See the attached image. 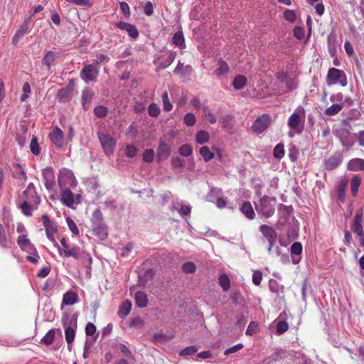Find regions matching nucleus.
<instances>
[{
    "label": "nucleus",
    "mask_w": 364,
    "mask_h": 364,
    "mask_svg": "<svg viewBox=\"0 0 364 364\" xmlns=\"http://www.w3.org/2000/svg\"><path fill=\"white\" fill-rule=\"evenodd\" d=\"M210 139L209 133L204 130L199 131L196 136V142L199 144L207 143Z\"/></svg>",
    "instance_id": "2f4dec72"
},
{
    "label": "nucleus",
    "mask_w": 364,
    "mask_h": 364,
    "mask_svg": "<svg viewBox=\"0 0 364 364\" xmlns=\"http://www.w3.org/2000/svg\"><path fill=\"white\" fill-rule=\"evenodd\" d=\"M61 201L68 207L72 208L75 203V196L73 192L68 188L61 189Z\"/></svg>",
    "instance_id": "f3484780"
},
{
    "label": "nucleus",
    "mask_w": 364,
    "mask_h": 364,
    "mask_svg": "<svg viewBox=\"0 0 364 364\" xmlns=\"http://www.w3.org/2000/svg\"><path fill=\"white\" fill-rule=\"evenodd\" d=\"M179 154L183 156H189L193 151L192 147L188 144H183L179 148Z\"/></svg>",
    "instance_id": "603ef678"
},
{
    "label": "nucleus",
    "mask_w": 364,
    "mask_h": 364,
    "mask_svg": "<svg viewBox=\"0 0 364 364\" xmlns=\"http://www.w3.org/2000/svg\"><path fill=\"white\" fill-rule=\"evenodd\" d=\"M78 296L72 291L65 293L63 296V303L65 305H73L77 301Z\"/></svg>",
    "instance_id": "c85d7f7f"
},
{
    "label": "nucleus",
    "mask_w": 364,
    "mask_h": 364,
    "mask_svg": "<svg viewBox=\"0 0 364 364\" xmlns=\"http://www.w3.org/2000/svg\"><path fill=\"white\" fill-rule=\"evenodd\" d=\"M31 151L34 155H38L40 153L39 146L36 136H33L30 143Z\"/></svg>",
    "instance_id": "09e8293b"
},
{
    "label": "nucleus",
    "mask_w": 364,
    "mask_h": 364,
    "mask_svg": "<svg viewBox=\"0 0 364 364\" xmlns=\"http://www.w3.org/2000/svg\"><path fill=\"white\" fill-rule=\"evenodd\" d=\"M184 123L189 127L193 126L196 124V119L195 115L193 113H187L184 116Z\"/></svg>",
    "instance_id": "5fc2aeb1"
},
{
    "label": "nucleus",
    "mask_w": 364,
    "mask_h": 364,
    "mask_svg": "<svg viewBox=\"0 0 364 364\" xmlns=\"http://www.w3.org/2000/svg\"><path fill=\"white\" fill-rule=\"evenodd\" d=\"M94 97V92L88 88H85L82 92V106L84 110H87L90 108L91 102Z\"/></svg>",
    "instance_id": "dca6fc26"
},
{
    "label": "nucleus",
    "mask_w": 364,
    "mask_h": 364,
    "mask_svg": "<svg viewBox=\"0 0 364 364\" xmlns=\"http://www.w3.org/2000/svg\"><path fill=\"white\" fill-rule=\"evenodd\" d=\"M326 80L328 85L339 83L342 87H346L348 83L346 73L335 68L328 70Z\"/></svg>",
    "instance_id": "7ed1b4c3"
},
{
    "label": "nucleus",
    "mask_w": 364,
    "mask_h": 364,
    "mask_svg": "<svg viewBox=\"0 0 364 364\" xmlns=\"http://www.w3.org/2000/svg\"><path fill=\"white\" fill-rule=\"evenodd\" d=\"M161 109L156 103H151L148 107V113L152 117H156L160 114Z\"/></svg>",
    "instance_id": "a18cd8bd"
},
{
    "label": "nucleus",
    "mask_w": 364,
    "mask_h": 364,
    "mask_svg": "<svg viewBox=\"0 0 364 364\" xmlns=\"http://www.w3.org/2000/svg\"><path fill=\"white\" fill-rule=\"evenodd\" d=\"M191 70L192 69L190 65L184 66L183 64L179 61L173 71V73L175 75H180L181 77H183L186 75L189 74Z\"/></svg>",
    "instance_id": "a878e982"
},
{
    "label": "nucleus",
    "mask_w": 364,
    "mask_h": 364,
    "mask_svg": "<svg viewBox=\"0 0 364 364\" xmlns=\"http://www.w3.org/2000/svg\"><path fill=\"white\" fill-rule=\"evenodd\" d=\"M22 199L23 200L21 208L24 215L30 216L32 211L36 210L40 203V198L37 196L35 186L33 183H30L26 189L23 193Z\"/></svg>",
    "instance_id": "f257e3e1"
},
{
    "label": "nucleus",
    "mask_w": 364,
    "mask_h": 364,
    "mask_svg": "<svg viewBox=\"0 0 364 364\" xmlns=\"http://www.w3.org/2000/svg\"><path fill=\"white\" fill-rule=\"evenodd\" d=\"M92 228L95 235L101 239H105L107 237V227L105 223L92 225Z\"/></svg>",
    "instance_id": "393cba45"
},
{
    "label": "nucleus",
    "mask_w": 364,
    "mask_h": 364,
    "mask_svg": "<svg viewBox=\"0 0 364 364\" xmlns=\"http://www.w3.org/2000/svg\"><path fill=\"white\" fill-rule=\"evenodd\" d=\"M289 328L288 323L284 321H279L277 325V333L279 335L283 334Z\"/></svg>",
    "instance_id": "864d4df0"
},
{
    "label": "nucleus",
    "mask_w": 364,
    "mask_h": 364,
    "mask_svg": "<svg viewBox=\"0 0 364 364\" xmlns=\"http://www.w3.org/2000/svg\"><path fill=\"white\" fill-rule=\"evenodd\" d=\"M240 210L249 220H253L255 218V213L250 202L245 201L243 203Z\"/></svg>",
    "instance_id": "b1692460"
},
{
    "label": "nucleus",
    "mask_w": 364,
    "mask_h": 364,
    "mask_svg": "<svg viewBox=\"0 0 364 364\" xmlns=\"http://www.w3.org/2000/svg\"><path fill=\"white\" fill-rule=\"evenodd\" d=\"M199 153L205 162L210 161L211 159L214 158L215 156L214 153L210 151L209 147L208 146H202L199 149Z\"/></svg>",
    "instance_id": "473e14b6"
},
{
    "label": "nucleus",
    "mask_w": 364,
    "mask_h": 364,
    "mask_svg": "<svg viewBox=\"0 0 364 364\" xmlns=\"http://www.w3.org/2000/svg\"><path fill=\"white\" fill-rule=\"evenodd\" d=\"M162 102H163V108L164 111L169 112L172 109L173 105L170 102L168 99V95L167 92H165L161 95Z\"/></svg>",
    "instance_id": "37998d69"
},
{
    "label": "nucleus",
    "mask_w": 364,
    "mask_h": 364,
    "mask_svg": "<svg viewBox=\"0 0 364 364\" xmlns=\"http://www.w3.org/2000/svg\"><path fill=\"white\" fill-rule=\"evenodd\" d=\"M284 18L289 22H294L296 18V14L293 10H286L284 13Z\"/></svg>",
    "instance_id": "052dcab7"
},
{
    "label": "nucleus",
    "mask_w": 364,
    "mask_h": 364,
    "mask_svg": "<svg viewBox=\"0 0 364 364\" xmlns=\"http://www.w3.org/2000/svg\"><path fill=\"white\" fill-rule=\"evenodd\" d=\"M259 230L262 235L267 240L277 239V234L274 229L267 225H262L259 226Z\"/></svg>",
    "instance_id": "4be33fe9"
},
{
    "label": "nucleus",
    "mask_w": 364,
    "mask_h": 364,
    "mask_svg": "<svg viewBox=\"0 0 364 364\" xmlns=\"http://www.w3.org/2000/svg\"><path fill=\"white\" fill-rule=\"evenodd\" d=\"M198 351V349L195 346H188L183 349L180 355H191L196 353Z\"/></svg>",
    "instance_id": "69168bd1"
},
{
    "label": "nucleus",
    "mask_w": 364,
    "mask_h": 364,
    "mask_svg": "<svg viewBox=\"0 0 364 364\" xmlns=\"http://www.w3.org/2000/svg\"><path fill=\"white\" fill-rule=\"evenodd\" d=\"M43 176L46 188L50 191L55 184V174L53 168L46 167L43 170Z\"/></svg>",
    "instance_id": "f8f14e48"
},
{
    "label": "nucleus",
    "mask_w": 364,
    "mask_h": 364,
    "mask_svg": "<svg viewBox=\"0 0 364 364\" xmlns=\"http://www.w3.org/2000/svg\"><path fill=\"white\" fill-rule=\"evenodd\" d=\"M137 149L133 145H127L125 147L124 153L125 155L129 158H133L137 154Z\"/></svg>",
    "instance_id": "6e6d98bb"
},
{
    "label": "nucleus",
    "mask_w": 364,
    "mask_h": 364,
    "mask_svg": "<svg viewBox=\"0 0 364 364\" xmlns=\"http://www.w3.org/2000/svg\"><path fill=\"white\" fill-rule=\"evenodd\" d=\"M347 168L350 171H364V159L360 158H354L350 160L347 164Z\"/></svg>",
    "instance_id": "aec40b11"
},
{
    "label": "nucleus",
    "mask_w": 364,
    "mask_h": 364,
    "mask_svg": "<svg viewBox=\"0 0 364 364\" xmlns=\"http://www.w3.org/2000/svg\"><path fill=\"white\" fill-rule=\"evenodd\" d=\"M60 244L61 247H58V251L60 252V255L64 256L65 252H66V250H68L71 246L67 243V240L64 237L60 240Z\"/></svg>",
    "instance_id": "338daca9"
},
{
    "label": "nucleus",
    "mask_w": 364,
    "mask_h": 364,
    "mask_svg": "<svg viewBox=\"0 0 364 364\" xmlns=\"http://www.w3.org/2000/svg\"><path fill=\"white\" fill-rule=\"evenodd\" d=\"M58 331L60 332V329H50L48 331V332L44 336V337L42 338L41 341L43 343L46 345H50L53 343L55 336V331Z\"/></svg>",
    "instance_id": "f704fd0d"
},
{
    "label": "nucleus",
    "mask_w": 364,
    "mask_h": 364,
    "mask_svg": "<svg viewBox=\"0 0 364 364\" xmlns=\"http://www.w3.org/2000/svg\"><path fill=\"white\" fill-rule=\"evenodd\" d=\"M172 42L175 46L179 48H183L185 46V39L183 33L181 31L176 33L172 38Z\"/></svg>",
    "instance_id": "72a5a7b5"
},
{
    "label": "nucleus",
    "mask_w": 364,
    "mask_h": 364,
    "mask_svg": "<svg viewBox=\"0 0 364 364\" xmlns=\"http://www.w3.org/2000/svg\"><path fill=\"white\" fill-rule=\"evenodd\" d=\"M262 279V272L259 270L254 271L253 274H252V282L255 285L258 286L260 284Z\"/></svg>",
    "instance_id": "e2e57ef3"
},
{
    "label": "nucleus",
    "mask_w": 364,
    "mask_h": 364,
    "mask_svg": "<svg viewBox=\"0 0 364 364\" xmlns=\"http://www.w3.org/2000/svg\"><path fill=\"white\" fill-rule=\"evenodd\" d=\"M196 267L192 262H186L182 265V270L186 274L193 273Z\"/></svg>",
    "instance_id": "8fccbe9b"
},
{
    "label": "nucleus",
    "mask_w": 364,
    "mask_h": 364,
    "mask_svg": "<svg viewBox=\"0 0 364 364\" xmlns=\"http://www.w3.org/2000/svg\"><path fill=\"white\" fill-rule=\"evenodd\" d=\"M98 137L105 154L112 155L116 145L114 139L110 135L101 132H98Z\"/></svg>",
    "instance_id": "6e6552de"
},
{
    "label": "nucleus",
    "mask_w": 364,
    "mask_h": 364,
    "mask_svg": "<svg viewBox=\"0 0 364 364\" xmlns=\"http://www.w3.org/2000/svg\"><path fill=\"white\" fill-rule=\"evenodd\" d=\"M154 151L153 149H146L143 154V160L146 162H151L154 160Z\"/></svg>",
    "instance_id": "680f3d73"
},
{
    "label": "nucleus",
    "mask_w": 364,
    "mask_h": 364,
    "mask_svg": "<svg viewBox=\"0 0 364 364\" xmlns=\"http://www.w3.org/2000/svg\"><path fill=\"white\" fill-rule=\"evenodd\" d=\"M13 176L14 178L19 179L21 181H24L26 178L24 169L20 164H16L14 166Z\"/></svg>",
    "instance_id": "7c9ffc66"
},
{
    "label": "nucleus",
    "mask_w": 364,
    "mask_h": 364,
    "mask_svg": "<svg viewBox=\"0 0 364 364\" xmlns=\"http://www.w3.org/2000/svg\"><path fill=\"white\" fill-rule=\"evenodd\" d=\"M270 124L269 115H262L257 118L252 125V130L256 133L263 132Z\"/></svg>",
    "instance_id": "9b49d317"
},
{
    "label": "nucleus",
    "mask_w": 364,
    "mask_h": 364,
    "mask_svg": "<svg viewBox=\"0 0 364 364\" xmlns=\"http://www.w3.org/2000/svg\"><path fill=\"white\" fill-rule=\"evenodd\" d=\"M360 183L361 178L358 175H355L351 178L350 190L353 196H357Z\"/></svg>",
    "instance_id": "c756f323"
},
{
    "label": "nucleus",
    "mask_w": 364,
    "mask_h": 364,
    "mask_svg": "<svg viewBox=\"0 0 364 364\" xmlns=\"http://www.w3.org/2000/svg\"><path fill=\"white\" fill-rule=\"evenodd\" d=\"M99 68L94 64L85 65L80 71V77L86 82H96L99 75Z\"/></svg>",
    "instance_id": "0eeeda50"
},
{
    "label": "nucleus",
    "mask_w": 364,
    "mask_h": 364,
    "mask_svg": "<svg viewBox=\"0 0 364 364\" xmlns=\"http://www.w3.org/2000/svg\"><path fill=\"white\" fill-rule=\"evenodd\" d=\"M107 112V107L102 105H99L94 109V114L99 118L105 117Z\"/></svg>",
    "instance_id": "de8ad7c7"
},
{
    "label": "nucleus",
    "mask_w": 364,
    "mask_h": 364,
    "mask_svg": "<svg viewBox=\"0 0 364 364\" xmlns=\"http://www.w3.org/2000/svg\"><path fill=\"white\" fill-rule=\"evenodd\" d=\"M92 225L104 223L102 214L100 210L97 209L93 212L92 215Z\"/></svg>",
    "instance_id": "79ce46f5"
},
{
    "label": "nucleus",
    "mask_w": 364,
    "mask_h": 364,
    "mask_svg": "<svg viewBox=\"0 0 364 364\" xmlns=\"http://www.w3.org/2000/svg\"><path fill=\"white\" fill-rule=\"evenodd\" d=\"M305 31L302 27L296 26L294 28V36L299 40H302L304 38Z\"/></svg>",
    "instance_id": "0e129e2a"
},
{
    "label": "nucleus",
    "mask_w": 364,
    "mask_h": 364,
    "mask_svg": "<svg viewBox=\"0 0 364 364\" xmlns=\"http://www.w3.org/2000/svg\"><path fill=\"white\" fill-rule=\"evenodd\" d=\"M58 181L61 189L68 186L74 187L77 184L73 173L67 168H63L59 171Z\"/></svg>",
    "instance_id": "20e7f679"
},
{
    "label": "nucleus",
    "mask_w": 364,
    "mask_h": 364,
    "mask_svg": "<svg viewBox=\"0 0 364 364\" xmlns=\"http://www.w3.org/2000/svg\"><path fill=\"white\" fill-rule=\"evenodd\" d=\"M343 107V104H333L325 110V114L328 116H334L339 113Z\"/></svg>",
    "instance_id": "e433bc0d"
},
{
    "label": "nucleus",
    "mask_w": 364,
    "mask_h": 364,
    "mask_svg": "<svg viewBox=\"0 0 364 364\" xmlns=\"http://www.w3.org/2000/svg\"><path fill=\"white\" fill-rule=\"evenodd\" d=\"M343 156L339 152L335 153L325 161V168L328 170H333L337 168L342 162Z\"/></svg>",
    "instance_id": "4468645a"
},
{
    "label": "nucleus",
    "mask_w": 364,
    "mask_h": 364,
    "mask_svg": "<svg viewBox=\"0 0 364 364\" xmlns=\"http://www.w3.org/2000/svg\"><path fill=\"white\" fill-rule=\"evenodd\" d=\"M56 55V53L53 51L47 52L42 60V63L46 65L48 69H50V65L55 60Z\"/></svg>",
    "instance_id": "c9c22d12"
},
{
    "label": "nucleus",
    "mask_w": 364,
    "mask_h": 364,
    "mask_svg": "<svg viewBox=\"0 0 364 364\" xmlns=\"http://www.w3.org/2000/svg\"><path fill=\"white\" fill-rule=\"evenodd\" d=\"M218 67L215 70V73L218 76L223 75H225V74H227L228 73V71H229V66H228V63L225 61L220 60L218 62Z\"/></svg>",
    "instance_id": "58836bf2"
},
{
    "label": "nucleus",
    "mask_w": 364,
    "mask_h": 364,
    "mask_svg": "<svg viewBox=\"0 0 364 364\" xmlns=\"http://www.w3.org/2000/svg\"><path fill=\"white\" fill-rule=\"evenodd\" d=\"M203 113L205 117L211 124L216 123L217 118L208 107H203Z\"/></svg>",
    "instance_id": "49530a36"
},
{
    "label": "nucleus",
    "mask_w": 364,
    "mask_h": 364,
    "mask_svg": "<svg viewBox=\"0 0 364 364\" xmlns=\"http://www.w3.org/2000/svg\"><path fill=\"white\" fill-rule=\"evenodd\" d=\"M273 155L277 159H281L284 156V146L282 144H278L274 149Z\"/></svg>",
    "instance_id": "c03bdc74"
},
{
    "label": "nucleus",
    "mask_w": 364,
    "mask_h": 364,
    "mask_svg": "<svg viewBox=\"0 0 364 364\" xmlns=\"http://www.w3.org/2000/svg\"><path fill=\"white\" fill-rule=\"evenodd\" d=\"M49 138L56 146L61 147L63 146V132L59 127H53V130L49 134Z\"/></svg>",
    "instance_id": "2eb2a0df"
},
{
    "label": "nucleus",
    "mask_w": 364,
    "mask_h": 364,
    "mask_svg": "<svg viewBox=\"0 0 364 364\" xmlns=\"http://www.w3.org/2000/svg\"><path fill=\"white\" fill-rule=\"evenodd\" d=\"M11 242V240L9 226L3 225L0 223V245L2 247H6Z\"/></svg>",
    "instance_id": "6ab92c4d"
},
{
    "label": "nucleus",
    "mask_w": 364,
    "mask_h": 364,
    "mask_svg": "<svg viewBox=\"0 0 364 364\" xmlns=\"http://www.w3.org/2000/svg\"><path fill=\"white\" fill-rule=\"evenodd\" d=\"M64 257H73L76 259H84V262L88 268H90L92 259L90 254L85 253L82 251L80 247L73 245L69 248L68 250H66L64 253Z\"/></svg>",
    "instance_id": "39448f33"
},
{
    "label": "nucleus",
    "mask_w": 364,
    "mask_h": 364,
    "mask_svg": "<svg viewBox=\"0 0 364 364\" xmlns=\"http://www.w3.org/2000/svg\"><path fill=\"white\" fill-rule=\"evenodd\" d=\"M72 88L65 87L59 90L57 94V99L60 102H67L70 100Z\"/></svg>",
    "instance_id": "5701e85b"
},
{
    "label": "nucleus",
    "mask_w": 364,
    "mask_h": 364,
    "mask_svg": "<svg viewBox=\"0 0 364 364\" xmlns=\"http://www.w3.org/2000/svg\"><path fill=\"white\" fill-rule=\"evenodd\" d=\"M276 203L275 198L264 196L255 203V208L259 214L269 218L274 214Z\"/></svg>",
    "instance_id": "f03ea898"
},
{
    "label": "nucleus",
    "mask_w": 364,
    "mask_h": 364,
    "mask_svg": "<svg viewBox=\"0 0 364 364\" xmlns=\"http://www.w3.org/2000/svg\"><path fill=\"white\" fill-rule=\"evenodd\" d=\"M304 119L296 112L293 113L288 119L289 127L296 134H301L303 131Z\"/></svg>",
    "instance_id": "1a4fd4ad"
},
{
    "label": "nucleus",
    "mask_w": 364,
    "mask_h": 364,
    "mask_svg": "<svg viewBox=\"0 0 364 364\" xmlns=\"http://www.w3.org/2000/svg\"><path fill=\"white\" fill-rule=\"evenodd\" d=\"M116 26L121 30L126 31L129 36L133 38H136L139 36L137 28L132 24L119 21L116 23Z\"/></svg>",
    "instance_id": "a211bd4d"
},
{
    "label": "nucleus",
    "mask_w": 364,
    "mask_h": 364,
    "mask_svg": "<svg viewBox=\"0 0 364 364\" xmlns=\"http://www.w3.org/2000/svg\"><path fill=\"white\" fill-rule=\"evenodd\" d=\"M302 245L299 242H294L291 246V254L299 255L302 252Z\"/></svg>",
    "instance_id": "3c124183"
},
{
    "label": "nucleus",
    "mask_w": 364,
    "mask_h": 364,
    "mask_svg": "<svg viewBox=\"0 0 364 364\" xmlns=\"http://www.w3.org/2000/svg\"><path fill=\"white\" fill-rule=\"evenodd\" d=\"M176 55V52H171L168 54L167 58L160 63V65H159V69H165L168 68L173 62Z\"/></svg>",
    "instance_id": "a19ab883"
},
{
    "label": "nucleus",
    "mask_w": 364,
    "mask_h": 364,
    "mask_svg": "<svg viewBox=\"0 0 364 364\" xmlns=\"http://www.w3.org/2000/svg\"><path fill=\"white\" fill-rule=\"evenodd\" d=\"M66 222H67V224H68V226L70 230L74 235H77L79 234V230H78V228L77 227L76 224L75 223V222L70 218H67Z\"/></svg>",
    "instance_id": "13d9d810"
},
{
    "label": "nucleus",
    "mask_w": 364,
    "mask_h": 364,
    "mask_svg": "<svg viewBox=\"0 0 364 364\" xmlns=\"http://www.w3.org/2000/svg\"><path fill=\"white\" fill-rule=\"evenodd\" d=\"M171 154L170 146L164 141H161L157 150V159L159 161L168 159Z\"/></svg>",
    "instance_id": "412c9836"
},
{
    "label": "nucleus",
    "mask_w": 364,
    "mask_h": 364,
    "mask_svg": "<svg viewBox=\"0 0 364 364\" xmlns=\"http://www.w3.org/2000/svg\"><path fill=\"white\" fill-rule=\"evenodd\" d=\"M247 82V79L243 75H237L235 77L232 82V86L236 90H240L245 87Z\"/></svg>",
    "instance_id": "4c0bfd02"
},
{
    "label": "nucleus",
    "mask_w": 364,
    "mask_h": 364,
    "mask_svg": "<svg viewBox=\"0 0 364 364\" xmlns=\"http://www.w3.org/2000/svg\"><path fill=\"white\" fill-rule=\"evenodd\" d=\"M135 302L140 308L146 307L148 304L146 294L142 291H137L135 294Z\"/></svg>",
    "instance_id": "bb28decb"
},
{
    "label": "nucleus",
    "mask_w": 364,
    "mask_h": 364,
    "mask_svg": "<svg viewBox=\"0 0 364 364\" xmlns=\"http://www.w3.org/2000/svg\"><path fill=\"white\" fill-rule=\"evenodd\" d=\"M42 222L46 228V236L51 242L55 241L54 234L57 231L55 223L50 220L47 215L42 216Z\"/></svg>",
    "instance_id": "9d476101"
},
{
    "label": "nucleus",
    "mask_w": 364,
    "mask_h": 364,
    "mask_svg": "<svg viewBox=\"0 0 364 364\" xmlns=\"http://www.w3.org/2000/svg\"><path fill=\"white\" fill-rule=\"evenodd\" d=\"M219 284L223 291H227L230 288V282L227 274H223L219 277Z\"/></svg>",
    "instance_id": "ea45409f"
},
{
    "label": "nucleus",
    "mask_w": 364,
    "mask_h": 364,
    "mask_svg": "<svg viewBox=\"0 0 364 364\" xmlns=\"http://www.w3.org/2000/svg\"><path fill=\"white\" fill-rule=\"evenodd\" d=\"M29 242H31L26 235H19L17 238V243L21 250L23 249Z\"/></svg>",
    "instance_id": "bf43d9fd"
},
{
    "label": "nucleus",
    "mask_w": 364,
    "mask_h": 364,
    "mask_svg": "<svg viewBox=\"0 0 364 364\" xmlns=\"http://www.w3.org/2000/svg\"><path fill=\"white\" fill-rule=\"evenodd\" d=\"M68 318L63 320V325L65 328V341L68 346V349L71 348V344L75 338V328L77 327V320L71 318L69 321Z\"/></svg>",
    "instance_id": "423d86ee"
},
{
    "label": "nucleus",
    "mask_w": 364,
    "mask_h": 364,
    "mask_svg": "<svg viewBox=\"0 0 364 364\" xmlns=\"http://www.w3.org/2000/svg\"><path fill=\"white\" fill-rule=\"evenodd\" d=\"M31 22V18H26L23 23L20 26L19 28L16 32L12 38V43L17 46L20 39L28 31V26Z\"/></svg>",
    "instance_id": "ddd939ff"
},
{
    "label": "nucleus",
    "mask_w": 364,
    "mask_h": 364,
    "mask_svg": "<svg viewBox=\"0 0 364 364\" xmlns=\"http://www.w3.org/2000/svg\"><path fill=\"white\" fill-rule=\"evenodd\" d=\"M257 328V323L255 321H251L246 330V334L249 336L253 335Z\"/></svg>",
    "instance_id": "774afa93"
},
{
    "label": "nucleus",
    "mask_w": 364,
    "mask_h": 364,
    "mask_svg": "<svg viewBox=\"0 0 364 364\" xmlns=\"http://www.w3.org/2000/svg\"><path fill=\"white\" fill-rule=\"evenodd\" d=\"M328 52L331 56H334L336 53V36L331 33L328 36Z\"/></svg>",
    "instance_id": "cd10ccee"
},
{
    "label": "nucleus",
    "mask_w": 364,
    "mask_h": 364,
    "mask_svg": "<svg viewBox=\"0 0 364 364\" xmlns=\"http://www.w3.org/2000/svg\"><path fill=\"white\" fill-rule=\"evenodd\" d=\"M132 309V304L129 301H126L123 304V305L121 306L119 313L124 316H126L129 314Z\"/></svg>",
    "instance_id": "4d7b16f0"
}]
</instances>
